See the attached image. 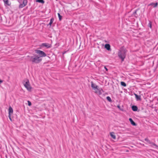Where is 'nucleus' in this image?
I'll list each match as a JSON object with an SVG mask.
<instances>
[{
    "label": "nucleus",
    "instance_id": "nucleus-1",
    "mask_svg": "<svg viewBox=\"0 0 158 158\" xmlns=\"http://www.w3.org/2000/svg\"><path fill=\"white\" fill-rule=\"evenodd\" d=\"M127 52V50L123 46L120 48L118 52V56L121 59L122 61H123L125 58Z\"/></svg>",
    "mask_w": 158,
    "mask_h": 158
},
{
    "label": "nucleus",
    "instance_id": "nucleus-2",
    "mask_svg": "<svg viewBox=\"0 0 158 158\" xmlns=\"http://www.w3.org/2000/svg\"><path fill=\"white\" fill-rule=\"evenodd\" d=\"M28 57L30 58V61L33 64L39 63L42 60V59L36 54H34L33 56H28Z\"/></svg>",
    "mask_w": 158,
    "mask_h": 158
},
{
    "label": "nucleus",
    "instance_id": "nucleus-3",
    "mask_svg": "<svg viewBox=\"0 0 158 158\" xmlns=\"http://www.w3.org/2000/svg\"><path fill=\"white\" fill-rule=\"evenodd\" d=\"M35 51V52L39 55V56L41 58L42 57H45L46 56V54L42 51L36 50Z\"/></svg>",
    "mask_w": 158,
    "mask_h": 158
},
{
    "label": "nucleus",
    "instance_id": "nucleus-4",
    "mask_svg": "<svg viewBox=\"0 0 158 158\" xmlns=\"http://www.w3.org/2000/svg\"><path fill=\"white\" fill-rule=\"evenodd\" d=\"M23 85L28 90L31 91L32 88L28 80H27V81L23 83Z\"/></svg>",
    "mask_w": 158,
    "mask_h": 158
},
{
    "label": "nucleus",
    "instance_id": "nucleus-5",
    "mask_svg": "<svg viewBox=\"0 0 158 158\" xmlns=\"http://www.w3.org/2000/svg\"><path fill=\"white\" fill-rule=\"evenodd\" d=\"M8 111H9V115L8 117L9 118L10 120L11 121H12V120L11 118V115L13 114V109L10 106L9 107V109L8 110Z\"/></svg>",
    "mask_w": 158,
    "mask_h": 158
},
{
    "label": "nucleus",
    "instance_id": "nucleus-6",
    "mask_svg": "<svg viewBox=\"0 0 158 158\" xmlns=\"http://www.w3.org/2000/svg\"><path fill=\"white\" fill-rule=\"evenodd\" d=\"M95 90V93L98 95H101L102 94V92H103L102 89L101 88H97V89H96V90Z\"/></svg>",
    "mask_w": 158,
    "mask_h": 158
},
{
    "label": "nucleus",
    "instance_id": "nucleus-7",
    "mask_svg": "<svg viewBox=\"0 0 158 158\" xmlns=\"http://www.w3.org/2000/svg\"><path fill=\"white\" fill-rule=\"evenodd\" d=\"M27 0H23L22 3L20 4L19 7L20 8H22L24 7L27 4Z\"/></svg>",
    "mask_w": 158,
    "mask_h": 158
},
{
    "label": "nucleus",
    "instance_id": "nucleus-8",
    "mask_svg": "<svg viewBox=\"0 0 158 158\" xmlns=\"http://www.w3.org/2000/svg\"><path fill=\"white\" fill-rule=\"evenodd\" d=\"M91 87L94 90H96V89H97V88H98V86L96 84H94L93 81L91 82Z\"/></svg>",
    "mask_w": 158,
    "mask_h": 158
},
{
    "label": "nucleus",
    "instance_id": "nucleus-9",
    "mask_svg": "<svg viewBox=\"0 0 158 158\" xmlns=\"http://www.w3.org/2000/svg\"><path fill=\"white\" fill-rule=\"evenodd\" d=\"M149 144H151V147L154 148H156L158 147V146L153 142H151V143H150Z\"/></svg>",
    "mask_w": 158,
    "mask_h": 158
},
{
    "label": "nucleus",
    "instance_id": "nucleus-10",
    "mask_svg": "<svg viewBox=\"0 0 158 158\" xmlns=\"http://www.w3.org/2000/svg\"><path fill=\"white\" fill-rule=\"evenodd\" d=\"M134 95L137 100L140 101L141 100V97L140 96H139L135 94Z\"/></svg>",
    "mask_w": 158,
    "mask_h": 158
},
{
    "label": "nucleus",
    "instance_id": "nucleus-11",
    "mask_svg": "<svg viewBox=\"0 0 158 158\" xmlns=\"http://www.w3.org/2000/svg\"><path fill=\"white\" fill-rule=\"evenodd\" d=\"M105 48L108 50H110V45L109 44H106L105 46Z\"/></svg>",
    "mask_w": 158,
    "mask_h": 158
},
{
    "label": "nucleus",
    "instance_id": "nucleus-12",
    "mask_svg": "<svg viewBox=\"0 0 158 158\" xmlns=\"http://www.w3.org/2000/svg\"><path fill=\"white\" fill-rule=\"evenodd\" d=\"M132 109L134 111H136L138 110V107L135 106H132Z\"/></svg>",
    "mask_w": 158,
    "mask_h": 158
},
{
    "label": "nucleus",
    "instance_id": "nucleus-13",
    "mask_svg": "<svg viewBox=\"0 0 158 158\" xmlns=\"http://www.w3.org/2000/svg\"><path fill=\"white\" fill-rule=\"evenodd\" d=\"M129 120L131 124H132L133 126H136V124L135 123L133 120L132 118H130L129 119Z\"/></svg>",
    "mask_w": 158,
    "mask_h": 158
},
{
    "label": "nucleus",
    "instance_id": "nucleus-14",
    "mask_svg": "<svg viewBox=\"0 0 158 158\" xmlns=\"http://www.w3.org/2000/svg\"><path fill=\"white\" fill-rule=\"evenodd\" d=\"M149 5L152 6H153V7H155L157 6L158 3L157 2H156L155 3H151Z\"/></svg>",
    "mask_w": 158,
    "mask_h": 158
},
{
    "label": "nucleus",
    "instance_id": "nucleus-15",
    "mask_svg": "<svg viewBox=\"0 0 158 158\" xmlns=\"http://www.w3.org/2000/svg\"><path fill=\"white\" fill-rule=\"evenodd\" d=\"M110 135L112 138L113 139H116V136L115 135H114V132H112L110 133Z\"/></svg>",
    "mask_w": 158,
    "mask_h": 158
},
{
    "label": "nucleus",
    "instance_id": "nucleus-16",
    "mask_svg": "<svg viewBox=\"0 0 158 158\" xmlns=\"http://www.w3.org/2000/svg\"><path fill=\"white\" fill-rule=\"evenodd\" d=\"M5 4H6L8 6H10V4H9L8 2V0H3Z\"/></svg>",
    "mask_w": 158,
    "mask_h": 158
},
{
    "label": "nucleus",
    "instance_id": "nucleus-17",
    "mask_svg": "<svg viewBox=\"0 0 158 158\" xmlns=\"http://www.w3.org/2000/svg\"><path fill=\"white\" fill-rule=\"evenodd\" d=\"M42 45L48 48L50 47V46H49V44L47 43H43L42 44Z\"/></svg>",
    "mask_w": 158,
    "mask_h": 158
},
{
    "label": "nucleus",
    "instance_id": "nucleus-18",
    "mask_svg": "<svg viewBox=\"0 0 158 158\" xmlns=\"http://www.w3.org/2000/svg\"><path fill=\"white\" fill-rule=\"evenodd\" d=\"M53 20H54V19H53V18H52L51 19H50V23H49L48 24V25H50V26H51L52 23H53Z\"/></svg>",
    "mask_w": 158,
    "mask_h": 158
},
{
    "label": "nucleus",
    "instance_id": "nucleus-19",
    "mask_svg": "<svg viewBox=\"0 0 158 158\" xmlns=\"http://www.w3.org/2000/svg\"><path fill=\"white\" fill-rule=\"evenodd\" d=\"M121 84L122 85L124 86L125 87L126 86V84L124 82L121 81Z\"/></svg>",
    "mask_w": 158,
    "mask_h": 158
},
{
    "label": "nucleus",
    "instance_id": "nucleus-20",
    "mask_svg": "<svg viewBox=\"0 0 158 158\" xmlns=\"http://www.w3.org/2000/svg\"><path fill=\"white\" fill-rule=\"evenodd\" d=\"M36 2L41 3H44V2L43 0H37Z\"/></svg>",
    "mask_w": 158,
    "mask_h": 158
},
{
    "label": "nucleus",
    "instance_id": "nucleus-21",
    "mask_svg": "<svg viewBox=\"0 0 158 158\" xmlns=\"http://www.w3.org/2000/svg\"><path fill=\"white\" fill-rule=\"evenodd\" d=\"M106 99L110 102H111L112 100L111 98L109 96H107L106 97Z\"/></svg>",
    "mask_w": 158,
    "mask_h": 158
},
{
    "label": "nucleus",
    "instance_id": "nucleus-22",
    "mask_svg": "<svg viewBox=\"0 0 158 158\" xmlns=\"http://www.w3.org/2000/svg\"><path fill=\"white\" fill-rule=\"evenodd\" d=\"M144 140L145 141L149 143H151V142L148 139L146 138Z\"/></svg>",
    "mask_w": 158,
    "mask_h": 158
},
{
    "label": "nucleus",
    "instance_id": "nucleus-23",
    "mask_svg": "<svg viewBox=\"0 0 158 158\" xmlns=\"http://www.w3.org/2000/svg\"><path fill=\"white\" fill-rule=\"evenodd\" d=\"M58 15L59 18L60 20H61L62 19V16L60 15L59 13H58Z\"/></svg>",
    "mask_w": 158,
    "mask_h": 158
},
{
    "label": "nucleus",
    "instance_id": "nucleus-24",
    "mask_svg": "<svg viewBox=\"0 0 158 158\" xmlns=\"http://www.w3.org/2000/svg\"><path fill=\"white\" fill-rule=\"evenodd\" d=\"M27 102L28 103V106H31V102H30L29 101H27Z\"/></svg>",
    "mask_w": 158,
    "mask_h": 158
},
{
    "label": "nucleus",
    "instance_id": "nucleus-25",
    "mask_svg": "<svg viewBox=\"0 0 158 158\" xmlns=\"http://www.w3.org/2000/svg\"><path fill=\"white\" fill-rule=\"evenodd\" d=\"M149 26L151 28L152 27L151 23L150 22L148 24Z\"/></svg>",
    "mask_w": 158,
    "mask_h": 158
},
{
    "label": "nucleus",
    "instance_id": "nucleus-26",
    "mask_svg": "<svg viewBox=\"0 0 158 158\" xmlns=\"http://www.w3.org/2000/svg\"><path fill=\"white\" fill-rule=\"evenodd\" d=\"M117 107H118V108H119V109H120V110H122V111H123V110H121V108H120V106H119V105H118V106H117Z\"/></svg>",
    "mask_w": 158,
    "mask_h": 158
},
{
    "label": "nucleus",
    "instance_id": "nucleus-27",
    "mask_svg": "<svg viewBox=\"0 0 158 158\" xmlns=\"http://www.w3.org/2000/svg\"><path fill=\"white\" fill-rule=\"evenodd\" d=\"M104 68H105V69L106 70V71H108V69H107L106 67V66H105V67H104Z\"/></svg>",
    "mask_w": 158,
    "mask_h": 158
},
{
    "label": "nucleus",
    "instance_id": "nucleus-28",
    "mask_svg": "<svg viewBox=\"0 0 158 158\" xmlns=\"http://www.w3.org/2000/svg\"><path fill=\"white\" fill-rule=\"evenodd\" d=\"M137 10H136L135 12H134V14H136V12H137Z\"/></svg>",
    "mask_w": 158,
    "mask_h": 158
}]
</instances>
